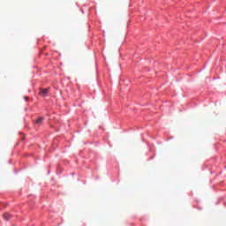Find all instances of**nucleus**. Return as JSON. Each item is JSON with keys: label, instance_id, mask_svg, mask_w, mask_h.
<instances>
[{"label": "nucleus", "instance_id": "nucleus-2", "mask_svg": "<svg viewBox=\"0 0 226 226\" xmlns=\"http://www.w3.org/2000/svg\"><path fill=\"white\" fill-rule=\"evenodd\" d=\"M41 123H43V117H41L35 120V124H41Z\"/></svg>", "mask_w": 226, "mask_h": 226}, {"label": "nucleus", "instance_id": "nucleus-3", "mask_svg": "<svg viewBox=\"0 0 226 226\" xmlns=\"http://www.w3.org/2000/svg\"><path fill=\"white\" fill-rule=\"evenodd\" d=\"M4 220H10V218H11L10 214H8V213L4 214Z\"/></svg>", "mask_w": 226, "mask_h": 226}, {"label": "nucleus", "instance_id": "nucleus-1", "mask_svg": "<svg viewBox=\"0 0 226 226\" xmlns=\"http://www.w3.org/2000/svg\"><path fill=\"white\" fill-rule=\"evenodd\" d=\"M49 88H41L40 92H39V94L41 96H47V94H49Z\"/></svg>", "mask_w": 226, "mask_h": 226}]
</instances>
